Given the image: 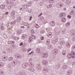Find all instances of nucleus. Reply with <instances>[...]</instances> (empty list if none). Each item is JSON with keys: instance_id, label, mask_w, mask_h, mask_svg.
Wrapping results in <instances>:
<instances>
[{"instance_id": "f257e3e1", "label": "nucleus", "mask_w": 75, "mask_h": 75, "mask_svg": "<svg viewBox=\"0 0 75 75\" xmlns=\"http://www.w3.org/2000/svg\"><path fill=\"white\" fill-rule=\"evenodd\" d=\"M41 54H42L40 55H42V57H44V58H47V57L48 56V54L45 53H41Z\"/></svg>"}, {"instance_id": "f03ea898", "label": "nucleus", "mask_w": 75, "mask_h": 75, "mask_svg": "<svg viewBox=\"0 0 75 75\" xmlns=\"http://www.w3.org/2000/svg\"><path fill=\"white\" fill-rule=\"evenodd\" d=\"M70 54L71 55V57L73 58H75V52L73 51Z\"/></svg>"}, {"instance_id": "7ed1b4c3", "label": "nucleus", "mask_w": 75, "mask_h": 75, "mask_svg": "<svg viewBox=\"0 0 75 75\" xmlns=\"http://www.w3.org/2000/svg\"><path fill=\"white\" fill-rule=\"evenodd\" d=\"M65 16V14L64 13H61L60 14V17L61 18V17H63Z\"/></svg>"}, {"instance_id": "20e7f679", "label": "nucleus", "mask_w": 75, "mask_h": 75, "mask_svg": "<svg viewBox=\"0 0 75 75\" xmlns=\"http://www.w3.org/2000/svg\"><path fill=\"white\" fill-rule=\"evenodd\" d=\"M50 24L51 26H53L54 25H55V22H54V21H51L50 22Z\"/></svg>"}, {"instance_id": "39448f33", "label": "nucleus", "mask_w": 75, "mask_h": 75, "mask_svg": "<svg viewBox=\"0 0 75 75\" xmlns=\"http://www.w3.org/2000/svg\"><path fill=\"white\" fill-rule=\"evenodd\" d=\"M33 41V39L31 37H29V40H28V42H31Z\"/></svg>"}, {"instance_id": "423d86ee", "label": "nucleus", "mask_w": 75, "mask_h": 75, "mask_svg": "<svg viewBox=\"0 0 75 75\" xmlns=\"http://www.w3.org/2000/svg\"><path fill=\"white\" fill-rule=\"evenodd\" d=\"M71 3V0H67L66 2V4H69Z\"/></svg>"}, {"instance_id": "0eeeda50", "label": "nucleus", "mask_w": 75, "mask_h": 75, "mask_svg": "<svg viewBox=\"0 0 75 75\" xmlns=\"http://www.w3.org/2000/svg\"><path fill=\"white\" fill-rule=\"evenodd\" d=\"M71 73H72V71H71V70H69L67 71V74L68 75H71Z\"/></svg>"}, {"instance_id": "6e6552de", "label": "nucleus", "mask_w": 75, "mask_h": 75, "mask_svg": "<svg viewBox=\"0 0 75 75\" xmlns=\"http://www.w3.org/2000/svg\"><path fill=\"white\" fill-rule=\"evenodd\" d=\"M6 3L7 4H10V3H11V0H7L6 1Z\"/></svg>"}, {"instance_id": "1a4fd4ad", "label": "nucleus", "mask_w": 75, "mask_h": 75, "mask_svg": "<svg viewBox=\"0 0 75 75\" xmlns=\"http://www.w3.org/2000/svg\"><path fill=\"white\" fill-rule=\"evenodd\" d=\"M52 5L51 4H50L49 5H48L47 6V7L48 8H51V7H52Z\"/></svg>"}, {"instance_id": "9d476101", "label": "nucleus", "mask_w": 75, "mask_h": 75, "mask_svg": "<svg viewBox=\"0 0 75 75\" xmlns=\"http://www.w3.org/2000/svg\"><path fill=\"white\" fill-rule=\"evenodd\" d=\"M15 13H16V11H13L11 12V16H14V15L15 14Z\"/></svg>"}, {"instance_id": "9b49d317", "label": "nucleus", "mask_w": 75, "mask_h": 75, "mask_svg": "<svg viewBox=\"0 0 75 75\" xmlns=\"http://www.w3.org/2000/svg\"><path fill=\"white\" fill-rule=\"evenodd\" d=\"M30 37H31L32 39H35V36L34 35H31V36Z\"/></svg>"}, {"instance_id": "f8f14e48", "label": "nucleus", "mask_w": 75, "mask_h": 75, "mask_svg": "<svg viewBox=\"0 0 75 75\" xmlns=\"http://www.w3.org/2000/svg\"><path fill=\"white\" fill-rule=\"evenodd\" d=\"M17 33L18 34H20L21 33V30H18L17 31Z\"/></svg>"}, {"instance_id": "ddd939ff", "label": "nucleus", "mask_w": 75, "mask_h": 75, "mask_svg": "<svg viewBox=\"0 0 75 75\" xmlns=\"http://www.w3.org/2000/svg\"><path fill=\"white\" fill-rule=\"evenodd\" d=\"M35 27L36 28H38L40 27L39 25L37 24H35Z\"/></svg>"}, {"instance_id": "4468645a", "label": "nucleus", "mask_w": 75, "mask_h": 75, "mask_svg": "<svg viewBox=\"0 0 75 75\" xmlns=\"http://www.w3.org/2000/svg\"><path fill=\"white\" fill-rule=\"evenodd\" d=\"M36 52L37 53H40V49L39 48H38L36 49Z\"/></svg>"}, {"instance_id": "2eb2a0df", "label": "nucleus", "mask_w": 75, "mask_h": 75, "mask_svg": "<svg viewBox=\"0 0 75 75\" xmlns=\"http://www.w3.org/2000/svg\"><path fill=\"white\" fill-rule=\"evenodd\" d=\"M27 37V35H23L22 36V37L23 38H25L26 37Z\"/></svg>"}, {"instance_id": "dca6fc26", "label": "nucleus", "mask_w": 75, "mask_h": 75, "mask_svg": "<svg viewBox=\"0 0 75 75\" xmlns=\"http://www.w3.org/2000/svg\"><path fill=\"white\" fill-rule=\"evenodd\" d=\"M47 61H44L43 62V64H44V65H46L47 64Z\"/></svg>"}, {"instance_id": "f3484780", "label": "nucleus", "mask_w": 75, "mask_h": 75, "mask_svg": "<svg viewBox=\"0 0 75 75\" xmlns=\"http://www.w3.org/2000/svg\"><path fill=\"white\" fill-rule=\"evenodd\" d=\"M66 19L65 18H62V22H64V23H65V21H66L65 20Z\"/></svg>"}, {"instance_id": "a211bd4d", "label": "nucleus", "mask_w": 75, "mask_h": 75, "mask_svg": "<svg viewBox=\"0 0 75 75\" xmlns=\"http://www.w3.org/2000/svg\"><path fill=\"white\" fill-rule=\"evenodd\" d=\"M67 57H68V58H69V59H70L71 58V54H69L67 55Z\"/></svg>"}, {"instance_id": "6ab92c4d", "label": "nucleus", "mask_w": 75, "mask_h": 75, "mask_svg": "<svg viewBox=\"0 0 75 75\" xmlns=\"http://www.w3.org/2000/svg\"><path fill=\"white\" fill-rule=\"evenodd\" d=\"M49 1L50 3H53L54 2V0H49Z\"/></svg>"}, {"instance_id": "aec40b11", "label": "nucleus", "mask_w": 75, "mask_h": 75, "mask_svg": "<svg viewBox=\"0 0 75 75\" xmlns=\"http://www.w3.org/2000/svg\"><path fill=\"white\" fill-rule=\"evenodd\" d=\"M13 39L15 40H18L19 39V38L17 37H13Z\"/></svg>"}, {"instance_id": "412c9836", "label": "nucleus", "mask_w": 75, "mask_h": 75, "mask_svg": "<svg viewBox=\"0 0 75 75\" xmlns=\"http://www.w3.org/2000/svg\"><path fill=\"white\" fill-rule=\"evenodd\" d=\"M1 7L2 8H4L5 7V6L4 4H2V5H1Z\"/></svg>"}, {"instance_id": "4be33fe9", "label": "nucleus", "mask_w": 75, "mask_h": 75, "mask_svg": "<svg viewBox=\"0 0 75 75\" xmlns=\"http://www.w3.org/2000/svg\"><path fill=\"white\" fill-rule=\"evenodd\" d=\"M47 35L49 37H52V34L51 33V34H50L49 35Z\"/></svg>"}, {"instance_id": "5701e85b", "label": "nucleus", "mask_w": 75, "mask_h": 75, "mask_svg": "<svg viewBox=\"0 0 75 75\" xmlns=\"http://www.w3.org/2000/svg\"><path fill=\"white\" fill-rule=\"evenodd\" d=\"M31 33H32V34H34L35 32H34V30H33L32 29L31 30Z\"/></svg>"}, {"instance_id": "b1692460", "label": "nucleus", "mask_w": 75, "mask_h": 75, "mask_svg": "<svg viewBox=\"0 0 75 75\" xmlns=\"http://www.w3.org/2000/svg\"><path fill=\"white\" fill-rule=\"evenodd\" d=\"M21 21V19L20 18H18L17 20V21L18 22V21Z\"/></svg>"}, {"instance_id": "393cba45", "label": "nucleus", "mask_w": 75, "mask_h": 75, "mask_svg": "<svg viewBox=\"0 0 75 75\" xmlns=\"http://www.w3.org/2000/svg\"><path fill=\"white\" fill-rule=\"evenodd\" d=\"M17 57H18V58H20L21 57V55H20V54H18Z\"/></svg>"}, {"instance_id": "a878e982", "label": "nucleus", "mask_w": 75, "mask_h": 75, "mask_svg": "<svg viewBox=\"0 0 75 75\" xmlns=\"http://www.w3.org/2000/svg\"><path fill=\"white\" fill-rule=\"evenodd\" d=\"M3 65V63H0V67H2Z\"/></svg>"}, {"instance_id": "bb28decb", "label": "nucleus", "mask_w": 75, "mask_h": 75, "mask_svg": "<svg viewBox=\"0 0 75 75\" xmlns=\"http://www.w3.org/2000/svg\"><path fill=\"white\" fill-rule=\"evenodd\" d=\"M44 33H45V31H44V30H42L40 31V33H41V34H43Z\"/></svg>"}, {"instance_id": "cd10ccee", "label": "nucleus", "mask_w": 75, "mask_h": 75, "mask_svg": "<svg viewBox=\"0 0 75 75\" xmlns=\"http://www.w3.org/2000/svg\"><path fill=\"white\" fill-rule=\"evenodd\" d=\"M30 69H31V70H30V71L32 72H33V71H34V69L33 68H30Z\"/></svg>"}, {"instance_id": "c85d7f7f", "label": "nucleus", "mask_w": 75, "mask_h": 75, "mask_svg": "<svg viewBox=\"0 0 75 75\" xmlns=\"http://www.w3.org/2000/svg\"><path fill=\"white\" fill-rule=\"evenodd\" d=\"M67 18H71V15H68L67 16Z\"/></svg>"}, {"instance_id": "c756f323", "label": "nucleus", "mask_w": 75, "mask_h": 75, "mask_svg": "<svg viewBox=\"0 0 75 75\" xmlns=\"http://www.w3.org/2000/svg\"><path fill=\"white\" fill-rule=\"evenodd\" d=\"M60 7H62V6H63V4L61 3L60 4Z\"/></svg>"}, {"instance_id": "7c9ffc66", "label": "nucleus", "mask_w": 75, "mask_h": 75, "mask_svg": "<svg viewBox=\"0 0 75 75\" xmlns=\"http://www.w3.org/2000/svg\"><path fill=\"white\" fill-rule=\"evenodd\" d=\"M13 57H10L9 58V60H10V61H12V60H13Z\"/></svg>"}, {"instance_id": "2f4dec72", "label": "nucleus", "mask_w": 75, "mask_h": 75, "mask_svg": "<svg viewBox=\"0 0 75 75\" xmlns=\"http://www.w3.org/2000/svg\"><path fill=\"white\" fill-rule=\"evenodd\" d=\"M74 13V12H73L72 11H71L70 13V15H72Z\"/></svg>"}, {"instance_id": "473e14b6", "label": "nucleus", "mask_w": 75, "mask_h": 75, "mask_svg": "<svg viewBox=\"0 0 75 75\" xmlns=\"http://www.w3.org/2000/svg\"><path fill=\"white\" fill-rule=\"evenodd\" d=\"M70 24V23H68L66 24L67 26H69V25Z\"/></svg>"}, {"instance_id": "72a5a7b5", "label": "nucleus", "mask_w": 75, "mask_h": 75, "mask_svg": "<svg viewBox=\"0 0 75 75\" xmlns=\"http://www.w3.org/2000/svg\"><path fill=\"white\" fill-rule=\"evenodd\" d=\"M31 49L30 48L28 49V50L27 52H30V51H31Z\"/></svg>"}, {"instance_id": "f704fd0d", "label": "nucleus", "mask_w": 75, "mask_h": 75, "mask_svg": "<svg viewBox=\"0 0 75 75\" xmlns=\"http://www.w3.org/2000/svg\"><path fill=\"white\" fill-rule=\"evenodd\" d=\"M63 67L65 69L66 68H67V67L66 66H63Z\"/></svg>"}, {"instance_id": "c9c22d12", "label": "nucleus", "mask_w": 75, "mask_h": 75, "mask_svg": "<svg viewBox=\"0 0 75 75\" xmlns=\"http://www.w3.org/2000/svg\"><path fill=\"white\" fill-rule=\"evenodd\" d=\"M44 37H42L41 38V40H44Z\"/></svg>"}, {"instance_id": "e433bc0d", "label": "nucleus", "mask_w": 75, "mask_h": 75, "mask_svg": "<svg viewBox=\"0 0 75 75\" xmlns=\"http://www.w3.org/2000/svg\"><path fill=\"white\" fill-rule=\"evenodd\" d=\"M46 30L48 32V31H50V28H48L47 29H46Z\"/></svg>"}, {"instance_id": "4c0bfd02", "label": "nucleus", "mask_w": 75, "mask_h": 75, "mask_svg": "<svg viewBox=\"0 0 75 75\" xmlns=\"http://www.w3.org/2000/svg\"><path fill=\"white\" fill-rule=\"evenodd\" d=\"M33 53H34V52H31L30 53H29V55H31V54H33Z\"/></svg>"}, {"instance_id": "58836bf2", "label": "nucleus", "mask_w": 75, "mask_h": 75, "mask_svg": "<svg viewBox=\"0 0 75 75\" xmlns=\"http://www.w3.org/2000/svg\"><path fill=\"white\" fill-rule=\"evenodd\" d=\"M11 44H14L15 42L14 41H11Z\"/></svg>"}, {"instance_id": "ea45409f", "label": "nucleus", "mask_w": 75, "mask_h": 75, "mask_svg": "<svg viewBox=\"0 0 75 75\" xmlns=\"http://www.w3.org/2000/svg\"><path fill=\"white\" fill-rule=\"evenodd\" d=\"M23 42H21V43L20 44V46H21V45H23Z\"/></svg>"}, {"instance_id": "a19ab883", "label": "nucleus", "mask_w": 75, "mask_h": 75, "mask_svg": "<svg viewBox=\"0 0 75 75\" xmlns=\"http://www.w3.org/2000/svg\"><path fill=\"white\" fill-rule=\"evenodd\" d=\"M1 30H3L4 29V27L3 26H1Z\"/></svg>"}, {"instance_id": "79ce46f5", "label": "nucleus", "mask_w": 75, "mask_h": 75, "mask_svg": "<svg viewBox=\"0 0 75 75\" xmlns=\"http://www.w3.org/2000/svg\"><path fill=\"white\" fill-rule=\"evenodd\" d=\"M11 6H8V9H11Z\"/></svg>"}, {"instance_id": "37998d69", "label": "nucleus", "mask_w": 75, "mask_h": 75, "mask_svg": "<svg viewBox=\"0 0 75 75\" xmlns=\"http://www.w3.org/2000/svg\"><path fill=\"white\" fill-rule=\"evenodd\" d=\"M32 19V16H30V19H29L30 21H31Z\"/></svg>"}, {"instance_id": "c03bdc74", "label": "nucleus", "mask_w": 75, "mask_h": 75, "mask_svg": "<svg viewBox=\"0 0 75 75\" xmlns=\"http://www.w3.org/2000/svg\"><path fill=\"white\" fill-rule=\"evenodd\" d=\"M11 43V41H9L8 42V44H10Z\"/></svg>"}, {"instance_id": "a18cd8bd", "label": "nucleus", "mask_w": 75, "mask_h": 75, "mask_svg": "<svg viewBox=\"0 0 75 75\" xmlns=\"http://www.w3.org/2000/svg\"><path fill=\"white\" fill-rule=\"evenodd\" d=\"M42 14V13H41V14L40 15H38V17H39L40 16H41Z\"/></svg>"}, {"instance_id": "49530a36", "label": "nucleus", "mask_w": 75, "mask_h": 75, "mask_svg": "<svg viewBox=\"0 0 75 75\" xmlns=\"http://www.w3.org/2000/svg\"><path fill=\"white\" fill-rule=\"evenodd\" d=\"M32 59L30 58L29 59V61H32Z\"/></svg>"}, {"instance_id": "de8ad7c7", "label": "nucleus", "mask_w": 75, "mask_h": 75, "mask_svg": "<svg viewBox=\"0 0 75 75\" xmlns=\"http://www.w3.org/2000/svg\"><path fill=\"white\" fill-rule=\"evenodd\" d=\"M64 11H65V10H67V8H64Z\"/></svg>"}, {"instance_id": "09e8293b", "label": "nucleus", "mask_w": 75, "mask_h": 75, "mask_svg": "<svg viewBox=\"0 0 75 75\" xmlns=\"http://www.w3.org/2000/svg\"><path fill=\"white\" fill-rule=\"evenodd\" d=\"M21 28H25V27L24 26H21Z\"/></svg>"}, {"instance_id": "8fccbe9b", "label": "nucleus", "mask_w": 75, "mask_h": 75, "mask_svg": "<svg viewBox=\"0 0 75 75\" xmlns=\"http://www.w3.org/2000/svg\"><path fill=\"white\" fill-rule=\"evenodd\" d=\"M23 51H25V49H23Z\"/></svg>"}, {"instance_id": "3c124183", "label": "nucleus", "mask_w": 75, "mask_h": 75, "mask_svg": "<svg viewBox=\"0 0 75 75\" xmlns=\"http://www.w3.org/2000/svg\"><path fill=\"white\" fill-rule=\"evenodd\" d=\"M8 14V12H7L6 13V14Z\"/></svg>"}, {"instance_id": "603ef678", "label": "nucleus", "mask_w": 75, "mask_h": 75, "mask_svg": "<svg viewBox=\"0 0 75 75\" xmlns=\"http://www.w3.org/2000/svg\"><path fill=\"white\" fill-rule=\"evenodd\" d=\"M48 45V44H50V42H47L46 43Z\"/></svg>"}, {"instance_id": "864d4df0", "label": "nucleus", "mask_w": 75, "mask_h": 75, "mask_svg": "<svg viewBox=\"0 0 75 75\" xmlns=\"http://www.w3.org/2000/svg\"><path fill=\"white\" fill-rule=\"evenodd\" d=\"M20 10H23V8H20Z\"/></svg>"}, {"instance_id": "5fc2aeb1", "label": "nucleus", "mask_w": 75, "mask_h": 75, "mask_svg": "<svg viewBox=\"0 0 75 75\" xmlns=\"http://www.w3.org/2000/svg\"><path fill=\"white\" fill-rule=\"evenodd\" d=\"M13 1H16V0H12Z\"/></svg>"}, {"instance_id": "6e6d98bb", "label": "nucleus", "mask_w": 75, "mask_h": 75, "mask_svg": "<svg viewBox=\"0 0 75 75\" xmlns=\"http://www.w3.org/2000/svg\"><path fill=\"white\" fill-rule=\"evenodd\" d=\"M73 48H75V46L73 47Z\"/></svg>"}, {"instance_id": "4d7b16f0", "label": "nucleus", "mask_w": 75, "mask_h": 75, "mask_svg": "<svg viewBox=\"0 0 75 75\" xmlns=\"http://www.w3.org/2000/svg\"><path fill=\"white\" fill-rule=\"evenodd\" d=\"M73 8H75V6H74Z\"/></svg>"}, {"instance_id": "13d9d810", "label": "nucleus", "mask_w": 75, "mask_h": 75, "mask_svg": "<svg viewBox=\"0 0 75 75\" xmlns=\"http://www.w3.org/2000/svg\"><path fill=\"white\" fill-rule=\"evenodd\" d=\"M4 59H5V58H6V57H4Z\"/></svg>"}, {"instance_id": "bf43d9fd", "label": "nucleus", "mask_w": 75, "mask_h": 75, "mask_svg": "<svg viewBox=\"0 0 75 75\" xmlns=\"http://www.w3.org/2000/svg\"><path fill=\"white\" fill-rule=\"evenodd\" d=\"M11 24H13V23H11Z\"/></svg>"}, {"instance_id": "052dcab7", "label": "nucleus", "mask_w": 75, "mask_h": 75, "mask_svg": "<svg viewBox=\"0 0 75 75\" xmlns=\"http://www.w3.org/2000/svg\"><path fill=\"white\" fill-rule=\"evenodd\" d=\"M46 0V1H48V0Z\"/></svg>"}]
</instances>
